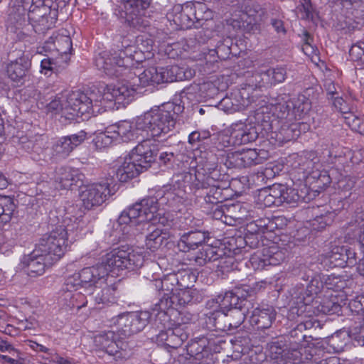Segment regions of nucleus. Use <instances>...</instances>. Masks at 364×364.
<instances>
[{"label":"nucleus","mask_w":364,"mask_h":364,"mask_svg":"<svg viewBox=\"0 0 364 364\" xmlns=\"http://www.w3.org/2000/svg\"><path fill=\"white\" fill-rule=\"evenodd\" d=\"M85 175L77 168L61 166L56 168L55 180L59 187L63 189H73L82 187Z\"/></svg>","instance_id":"nucleus-21"},{"label":"nucleus","mask_w":364,"mask_h":364,"mask_svg":"<svg viewBox=\"0 0 364 364\" xmlns=\"http://www.w3.org/2000/svg\"><path fill=\"white\" fill-rule=\"evenodd\" d=\"M151 314L149 311H137L120 314L117 318L118 332L124 336L141 332L150 322Z\"/></svg>","instance_id":"nucleus-15"},{"label":"nucleus","mask_w":364,"mask_h":364,"mask_svg":"<svg viewBox=\"0 0 364 364\" xmlns=\"http://www.w3.org/2000/svg\"><path fill=\"white\" fill-rule=\"evenodd\" d=\"M156 144L158 146L159 152L156 156V160L154 162H158L160 166H172L176 159L175 154L173 151H169L164 149H159V144Z\"/></svg>","instance_id":"nucleus-57"},{"label":"nucleus","mask_w":364,"mask_h":364,"mask_svg":"<svg viewBox=\"0 0 364 364\" xmlns=\"http://www.w3.org/2000/svg\"><path fill=\"white\" fill-rule=\"evenodd\" d=\"M102 263L108 272L115 269L134 270L143 265L144 257L129 247L121 246L107 253Z\"/></svg>","instance_id":"nucleus-12"},{"label":"nucleus","mask_w":364,"mask_h":364,"mask_svg":"<svg viewBox=\"0 0 364 364\" xmlns=\"http://www.w3.org/2000/svg\"><path fill=\"white\" fill-rule=\"evenodd\" d=\"M115 181L112 176L105 181L83 186L80 193L82 207L86 210H92L101 205L108 196L115 193Z\"/></svg>","instance_id":"nucleus-10"},{"label":"nucleus","mask_w":364,"mask_h":364,"mask_svg":"<svg viewBox=\"0 0 364 364\" xmlns=\"http://www.w3.org/2000/svg\"><path fill=\"white\" fill-rule=\"evenodd\" d=\"M277 171L272 166H267L261 169L255 174L257 181L266 183L269 179L274 178L276 176Z\"/></svg>","instance_id":"nucleus-61"},{"label":"nucleus","mask_w":364,"mask_h":364,"mask_svg":"<svg viewBox=\"0 0 364 364\" xmlns=\"http://www.w3.org/2000/svg\"><path fill=\"white\" fill-rule=\"evenodd\" d=\"M63 293L60 296L61 301H64L65 305L68 307L77 308L80 309L81 305L80 304H76L75 301H73V299H75L76 296H80L82 292H75L71 291L63 290Z\"/></svg>","instance_id":"nucleus-60"},{"label":"nucleus","mask_w":364,"mask_h":364,"mask_svg":"<svg viewBox=\"0 0 364 364\" xmlns=\"http://www.w3.org/2000/svg\"><path fill=\"white\" fill-rule=\"evenodd\" d=\"M85 293L88 294L97 285H103L108 276V269L104 263L95 266L85 267L79 272Z\"/></svg>","instance_id":"nucleus-18"},{"label":"nucleus","mask_w":364,"mask_h":364,"mask_svg":"<svg viewBox=\"0 0 364 364\" xmlns=\"http://www.w3.org/2000/svg\"><path fill=\"white\" fill-rule=\"evenodd\" d=\"M209 238L208 232L199 230L190 231L181 235L178 246L183 252L195 250Z\"/></svg>","instance_id":"nucleus-30"},{"label":"nucleus","mask_w":364,"mask_h":364,"mask_svg":"<svg viewBox=\"0 0 364 364\" xmlns=\"http://www.w3.org/2000/svg\"><path fill=\"white\" fill-rule=\"evenodd\" d=\"M180 297L178 296V291H174L168 295H161L159 301L155 304L154 311H157L159 313H163L164 315L166 311L169 309H176L181 314V309L183 308Z\"/></svg>","instance_id":"nucleus-36"},{"label":"nucleus","mask_w":364,"mask_h":364,"mask_svg":"<svg viewBox=\"0 0 364 364\" xmlns=\"http://www.w3.org/2000/svg\"><path fill=\"white\" fill-rule=\"evenodd\" d=\"M8 60L6 72L9 77L14 82L23 83L31 67L29 54L21 48L19 43H16L15 49L9 52Z\"/></svg>","instance_id":"nucleus-14"},{"label":"nucleus","mask_w":364,"mask_h":364,"mask_svg":"<svg viewBox=\"0 0 364 364\" xmlns=\"http://www.w3.org/2000/svg\"><path fill=\"white\" fill-rule=\"evenodd\" d=\"M276 316L277 311L273 306L263 304L254 309L250 321L257 329H267L272 326Z\"/></svg>","instance_id":"nucleus-24"},{"label":"nucleus","mask_w":364,"mask_h":364,"mask_svg":"<svg viewBox=\"0 0 364 364\" xmlns=\"http://www.w3.org/2000/svg\"><path fill=\"white\" fill-rule=\"evenodd\" d=\"M232 291L231 309H238L241 311L248 312L251 305L247 297L251 296L253 290L247 286L237 287Z\"/></svg>","instance_id":"nucleus-35"},{"label":"nucleus","mask_w":364,"mask_h":364,"mask_svg":"<svg viewBox=\"0 0 364 364\" xmlns=\"http://www.w3.org/2000/svg\"><path fill=\"white\" fill-rule=\"evenodd\" d=\"M310 109L311 103L304 95L292 99L287 95L282 96L281 101L278 100L273 105V114L279 119L280 128L269 134L270 139L279 145L296 139L301 131L299 124L294 122L301 119Z\"/></svg>","instance_id":"nucleus-1"},{"label":"nucleus","mask_w":364,"mask_h":364,"mask_svg":"<svg viewBox=\"0 0 364 364\" xmlns=\"http://www.w3.org/2000/svg\"><path fill=\"white\" fill-rule=\"evenodd\" d=\"M109 127L107 129L105 132L100 133L93 139V142L97 149H102L110 146L115 136L113 133L109 132Z\"/></svg>","instance_id":"nucleus-52"},{"label":"nucleus","mask_w":364,"mask_h":364,"mask_svg":"<svg viewBox=\"0 0 364 364\" xmlns=\"http://www.w3.org/2000/svg\"><path fill=\"white\" fill-rule=\"evenodd\" d=\"M62 61L60 58L54 59L53 58L48 57L43 59L41 63V73L47 75L48 72L53 71L55 66L60 65Z\"/></svg>","instance_id":"nucleus-63"},{"label":"nucleus","mask_w":364,"mask_h":364,"mask_svg":"<svg viewBox=\"0 0 364 364\" xmlns=\"http://www.w3.org/2000/svg\"><path fill=\"white\" fill-rule=\"evenodd\" d=\"M16 208L14 199L9 196L0 195V223L6 224L12 218Z\"/></svg>","instance_id":"nucleus-40"},{"label":"nucleus","mask_w":364,"mask_h":364,"mask_svg":"<svg viewBox=\"0 0 364 364\" xmlns=\"http://www.w3.org/2000/svg\"><path fill=\"white\" fill-rule=\"evenodd\" d=\"M87 132L81 130L76 134L60 138L54 144L53 149L55 154L67 157L75 147L81 144L87 138Z\"/></svg>","instance_id":"nucleus-25"},{"label":"nucleus","mask_w":364,"mask_h":364,"mask_svg":"<svg viewBox=\"0 0 364 364\" xmlns=\"http://www.w3.org/2000/svg\"><path fill=\"white\" fill-rule=\"evenodd\" d=\"M247 313L238 309H232L228 312V317H229L228 323H231L230 331L239 327L244 322Z\"/></svg>","instance_id":"nucleus-54"},{"label":"nucleus","mask_w":364,"mask_h":364,"mask_svg":"<svg viewBox=\"0 0 364 364\" xmlns=\"http://www.w3.org/2000/svg\"><path fill=\"white\" fill-rule=\"evenodd\" d=\"M164 237L161 231L156 228L152 230L146 237V247L151 252L157 250L162 245Z\"/></svg>","instance_id":"nucleus-49"},{"label":"nucleus","mask_w":364,"mask_h":364,"mask_svg":"<svg viewBox=\"0 0 364 364\" xmlns=\"http://www.w3.org/2000/svg\"><path fill=\"white\" fill-rule=\"evenodd\" d=\"M349 56L358 66L364 68V41H360L353 43L349 50Z\"/></svg>","instance_id":"nucleus-47"},{"label":"nucleus","mask_w":364,"mask_h":364,"mask_svg":"<svg viewBox=\"0 0 364 364\" xmlns=\"http://www.w3.org/2000/svg\"><path fill=\"white\" fill-rule=\"evenodd\" d=\"M346 124L353 130L364 135V117H360L354 113L343 116Z\"/></svg>","instance_id":"nucleus-51"},{"label":"nucleus","mask_w":364,"mask_h":364,"mask_svg":"<svg viewBox=\"0 0 364 364\" xmlns=\"http://www.w3.org/2000/svg\"><path fill=\"white\" fill-rule=\"evenodd\" d=\"M302 350L306 351L303 348H289L285 350L284 357L287 363L291 364H300L304 361Z\"/></svg>","instance_id":"nucleus-58"},{"label":"nucleus","mask_w":364,"mask_h":364,"mask_svg":"<svg viewBox=\"0 0 364 364\" xmlns=\"http://www.w3.org/2000/svg\"><path fill=\"white\" fill-rule=\"evenodd\" d=\"M176 276L178 281V289H191L196 279V276L189 271L179 272Z\"/></svg>","instance_id":"nucleus-53"},{"label":"nucleus","mask_w":364,"mask_h":364,"mask_svg":"<svg viewBox=\"0 0 364 364\" xmlns=\"http://www.w3.org/2000/svg\"><path fill=\"white\" fill-rule=\"evenodd\" d=\"M296 162L298 164V166H295V168H297L299 173H302V179H305L311 173L314 163L311 159H309L306 156H298Z\"/></svg>","instance_id":"nucleus-56"},{"label":"nucleus","mask_w":364,"mask_h":364,"mask_svg":"<svg viewBox=\"0 0 364 364\" xmlns=\"http://www.w3.org/2000/svg\"><path fill=\"white\" fill-rule=\"evenodd\" d=\"M175 273L169 274L164 276L161 279H156L154 286L161 295H168L171 293L178 291V281Z\"/></svg>","instance_id":"nucleus-37"},{"label":"nucleus","mask_w":364,"mask_h":364,"mask_svg":"<svg viewBox=\"0 0 364 364\" xmlns=\"http://www.w3.org/2000/svg\"><path fill=\"white\" fill-rule=\"evenodd\" d=\"M182 109L171 102L152 108L137 117L136 127L152 137L164 136L174 128L176 116Z\"/></svg>","instance_id":"nucleus-3"},{"label":"nucleus","mask_w":364,"mask_h":364,"mask_svg":"<svg viewBox=\"0 0 364 364\" xmlns=\"http://www.w3.org/2000/svg\"><path fill=\"white\" fill-rule=\"evenodd\" d=\"M101 95H97L95 90L84 92L80 90L73 91L67 96L64 113L70 114V118H89L90 114H96L101 109Z\"/></svg>","instance_id":"nucleus-8"},{"label":"nucleus","mask_w":364,"mask_h":364,"mask_svg":"<svg viewBox=\"0 0 364 364\" xmlns=\"http://www.w3.org/2000/svg\"><path fill=\"white\" fill-rule=\"evenodd\" d=\"M139 130L136 127V122L133 125L128 121H122L110 126L109 132L114 134L115 139L119 138L122 141L128 142L138 138Z\"/></svg>","instance_id":"nucleus-33"},{"label":"nucleus","mask_w":364,"mask_h":364,"mask_svg":"<svg viewBox=\"0 0 364 364\" xmlns=\"http://www.w3.org/2000/svg\"><path fill=\"white\" fill-rule=\"evenodd\" d=\"M159 152L155 141L146 139L139 142L126 157L124 163L112 173L120 182H127L148 170L156 160Z\"/></svg>","instance_id":"nucleus-2"},{"label":"nucleus","mask_w":364,"mask_h":364,"mask_svg":"<svg viewBox=\"0 0 364 364\" xmlns=\"http://www.w3.org/2000/svg\"><path fill=\"white\" fill-rule=\"evenodd\" d=\"M276 117L273 114L272 116L269 112L265 113L264 111H257L256 114V119L257 123H261V127L266 132H268V134L274 130V129L277 127L279 123V119H272V117Z\"/></svg>","instance_id":"nucleus-46"},{"label":"nucleus","mask_w":364,"mask_h":364,"mask_svg":"<svg viewBox=\"0 0 364 364\" xmlns=\"http://www.w3.org/2000/svg\"><path fill=\"white\" fill-rule=\"evenodd\" d=\"M25 6L28 20L36 33H45L55 27L58 16L57 4L50 0H25Z\"/></svg>","instance_id":"nucleus-6"},{"label":"nucleus","mask_w":364,"mask_h":364,"mask_svg":"<svg viewBox=\"0 0 364 364\" xmlns=\"http://www.w3.org/2000/svg\"><path fill=\"white\" fill-rule=\"evenodd\" d=\"M324 287V279H321L319 275H313L306 286V294L307 296L317 294Z\"/></svg>","instance_id":"nucleus-55"},{"label":"nucleus","mask_w":364,"mask_h":364,"mask_svg":"<svg viewBox=\"0 0 364 364\" xmlns=\"http://www.w3.org/2000/svg\"><path fill=\"white\" fill-rule=\"evenodd\" d=\"M195 181L193 182V187L228 184V176L220 173L216 157L213 154L198 162L195 172Z\"/></svg>","instance_id":"nucleus-13"},{"label":"nucleus","mask_w":364,"mask_h":364,"mask_svg":"<svg viewBox=\"0 0 364 364\" xmlns=\"http://www.w3.org/2000/svg\"><path fill=\"white\" fill-rule=\"evenodd\" d=\"M346 247L336 246L331 251L326 260L329 262L331 267H344Z\"/></svg>","instance_id":"nucleus-45"},{"label":"nucleus","mask_w":364,"mask_h":364,"mask_svg":"<svg viewBox=\"0 0 364 364\" xmlns=\"http://www.w3.org/2000/svg\"><path fill=\"white\" fill-rule=\"evenodd\" d=\"M188 338V333L181 327L176 326L166 330H161L156 335V341L159 345H164L171 348H177Z\"/></svg>","instance_id":"nucleus-26"},{"label":"nucleus","mask_w":364,"mask_h":364,"mask_svg":"<svg viewBox=\"0 0 364 364\" xmlns=\"http://www.w3.org/2000/svg\"><path fill=\"white\" fill-rule=\"evenodd\" d=\"M206 327L212 331H230L231 323H228V312L215 308L204 314Z\"/></svg>","instance_id":"nucleus-28"},{"label":"nucleus","mask_w":364,"mask_h":364,"mask_svg":"<svg viewBox=\"0 0 364 364\" xmlns=\"http://www.w3.org/2000/svg\"><path fill=\"white\" fill-rule=\"evenodd\" d=\"M295 194L298 198V203H306L311 199L309 188L305 184H300L295 188Z\"/></svg>","instance_id":"nucleus-64"},{"label":"nucleus","mask_w":364,"mask_h":364,"mask_svg":"<svg viewBox=\"0 0 364 364\" xmlns=\"http://www.w3.org/2000/svg\"><path fill=\"white\" fill-rule=\"evenodd\" d=\"M219 258L220 255L218 254L215 248L213 246L206 245L196 255L195 261L198 265L203 266L207 262H215Z\"/></svg>","instance_id":"nucleus-43"},{"label":"nucleus","mask_w":364,"mask_h":364,"mask_svg":"<svg viewBox=\"0 0 364 364\" xmlns=\"http://www.w3.org/2000/svg\"><path fill=\"white\" fill-rule=\"evenodd\" d=\"M278 188L279 200L280 205L286 203L287 204L294 205L298 203V198L295 194V188H291L284 184L276 183Z\"/></svg>","instance_id":"nucleus-41"},{"label":"nucleus","mask_w":364,"mask_h":364,"mask_svg":"<svg viewBox=\"0 0 364 364\" xmlns=\"http://www.w3.org/2000/svg\"><path fill=\"white\" fill-rule=\"evenodd\" d=\"M198 10H195L188 5L176 4L173 7V21L181 28L186 29L191 28L194 21L193 16L198 21L208 20L211 17V11L207 10L202 14L203 6Z\"/></svg>","instance_id":"nucleus-17"},{"label":"nucleus","mask_w":364,"mask_h":364,"mask_svg":"<svg viewBox=\"0 0 364 364\" xmlns=\"http://www.w3.org/2000/svg\"><path fill=\"white\" fill-rule=\"evenodd\" d=\"M94 346L99 356L107 355L113 360L123 363L133 355L130 342L119 336L113 331H102L94 336Z\"/></svg>","instance_id":"nucleus-5"},{"label":"nucleus","mask_w":364,"mask_h":364,"mask_svg":"<svg viewBox=\"0 0 364 364\" xmlns=\"http://www.w3.org/2000/svg\"><path fill=\"white\" fill-rule=\"evenodd\" d=\"M231 163L237 168H246L253 165L259 164L262 158L255 149H242L240 151H235L230 157Z\"/></svg>","instance_id":"nucleus-31"},{"label":"nucleus","mask_w":364,"mask_h":364,"mask_svg":"<svg viewBox=\"0 0 364 364\" xmlns=\"http://www.w3.org/2000/svg\"><path fill=\"white\" fill-rule=\"evenodd\" d=\"M135 92L136 90L133 87L118 82L116 85H107L101 97L102 100L114 101L116 103L125 105L132 101Z\"/></svg>","instance_id":"nucleus-22"},{"label":"nucleus","mask_w":364,"mask_h":364,"mask_svg":"<svg viewBox=\"0 0 364 364\" xmlns=\"http://www.w3.org/2000/svg\"><path fill=\"white\" fill-rule=\"evenodd\" d=\"M286 258V252L275 244L263 247L261 252H257L250 259L252 267L255 270H262L267 266H276Z\"/></svg>","instance_id":"nucleus-16"},{"label":"nucleus","mask_w":364,"mask_h":364,"mask_svg":"<svg viewBox=\"0 0 364 364\" xmlns=\"http://www.w3.org/2000/svg\"><path fill=\"white\" fill-rule=\"evenodd\" d=\"M46 53L53 55V53H58L60 59L65 63L70 60L69 55L73 49L72 40L69 35L65 33H56L50 36L42 47Z\"/></svg>","instance_id":"nucleus-19"},{"label":"nucleus","mask_w":364,"mask_h":364,"mask_svg":"<svg viewBox=\"0 0 364 364\" xmlns=\"http://www.w3.org/2000/svg\"><path fill=\"white\" fill-rule=\"evenodd\" d=\"M158 209L156 198H144L123 210L118 218V223L119 225H136L144 221H152Z\"/></svg>","instance_id":"nucleus-11"},{"label":"nucleus","mask_w":364,"mask_h":364,"mask_svg":"<svg viewBox=\"0 0 364 364\" xmlns=\"http://www.w3.org/2000/svg\"><path fill=\"white\" fill-rule=\"evenodd\" d=\"M117 288L112 285H97L92 291L88 292L90 299L97 304L107 305L116 302Z\"/></svg>","instance_id":"nucleus-32"},{"label":"nucleus","mask_w":364,"mask_h":364,"mask_svg":"<svg viewBox=\"0 0 364 364\" xmlns=\"http://www.w3.org/2000/svg\"><path fill=\"white\" fill-rule=\"evenodd\" d=\"M262 75L268 77L271 84L281 83L287 77V70L283 67L272 68L262 73Z\"/></svg>","instance_id":"nucleus-48"},{"label":"nucleus","mask_w":364,"mask_h":364,"mask_svg":"<svg viewBox=\"0 0 364 364\" xmlns=\"http://www.w3.org/2000/svg\"><path fill=\"white\" fill-rule=\"evenodd\" d=\"M259 136L257 128L242 123L234 124L230 139L233 145L240 146L255 141Z\"/></svg>","instance_id":"nucleus-27"},{"label":"nucleus","mask_w":364,"mask_h":364,"mask_svg":"<svg viewBox=\"0 0 364 364\" xmlns=\"http://www.w3.org/2000/svg\"><path fill=\"white\" fill-rule=\"evenodd\" d=\"M232 291H226L224 294H218L215 298L207 303V306L217 308L229 312L231 309Z\"/></svg>","instance_id":"nucleus-44"},{"label":"nucleus","mask_w":364,"mask_h":364,"mask_svg":"<svg viewBox=\"0 0 364 364\" xmlns=\"http://www.w3.org/2000/svg\"><path fill=\"white\" fill-rule=\"evenodd\" d=\"M277 190L276 183L269 188L261 189L257 197L258 202L265 207L280 206L279 200V191Z\"/></svg>","instance_id":"nucleus-38"},{"label":"nucleus","mask_w":364,"mask_h":364,"mask_svg":"<svg viewBox=\"0 0 364 364\" xmlns=\"http://www.w3.org/2000/svg\"><path fill=\"white\" fill-rule=\"evenodd\" d=\"M229 184L210 185L205 187H194L198 192V196L202 197L208 205V208L213 209L217 205L226 200L228 196L224 193L227 191Z\"/></svg>","instance_id":"nucleus-23"},{"label":"nucleus","mask_w":364,"mask_h":364,"mask_svg":"<svg viewBox=\"0 0 364 364\" xmlns=\"http://www.w3.org/2000/svg\"><path fill=\"white\" fill-rule=\"evenodd\" d=\"M70 218L63 220L50 232L44 234L36 245V249L48 256L49 262H58L65 254L68 248L69 232L74 230L75 224H70Z\"/></svg>","instance_id":"nucleus-4"},{"label":"nucleus","mask_w":364,"mask_h":364,"mask_svg":"<svg viewBox=\"0 0 364 364\" xmlns=\"http://www.w3.org/2000/svg\"><path fill=\"white\" fill-rule=\"evenodd\" d=\"M255 228V226L253 225H247V232L243 238L239 239V245H245L251 249H255L259 248L260 247L263 248L274 244L270 240H267L262 232L257 231Z\"/></svg>","instance_id":"nucleus-29"},{"label":"nucleus","mask_w":364,"mask_h":364,"mask_svg":"<svg viewBox=\"0 0 364 364\" xmlns=\"http://www.w3.org/2000/svg\"><path fill=\"white\" fill-rule=\"evenodd\" d=\"M335 213L326 212L325 214L316 215L313 220L309 221L313 230L321 231L326 226L330 225L334 220Z\"/></svg>","instance_id":"nucleus-42"},{"label":"nucleus","mask_w":364,"mask_h":364,"mask_svg":"<svg viewBox=\"0 0 364 364\" xmlns=\"http://www.w3.org/2000/svg\"><path fill=\"white\" fill-rule=\"evenodd\" d=\"M324 279L325 287L327 289L333 290L334 294H338L346 286V282L341 276L334 274L328 275Z\"/></svg>","instance_id":"nucleus-50"},{"label":"nucleus","mask_w":364,"mask_h":364,"mask_svg":"<svg viewBox=\"0 0 364 364\" xmlns=\"http://www.w3.org/2000/svg\"><path fill=\"white\" fill-rule=\"evenodd\" d=\"M139 53L134 46H127L123 50H119L110 55H99L95 59L97 67L111 77H121L126 74L134 61H139L137 55Z\"/></svg>","instance_id":"nucleus-7"},{"label":"nucleus","mask_w":364,"mask_h":364,"mask_svg":"<svg viewBox=\"0 0 364 364\" xmlns=\"http://www.w3.org/2000/svg\"><path fill=\"white\" fill-rule=\"evenodd\" d=\"M297 9L301 13V19L313 20L314 9L311 0H304V2L297 7Z\"/></svg>","instance_id":"nucleus-62"},{"label":"nucleus","mask_w":364,"mask_h":364,"mask_svg":"<svg viewBox=\"0 0 364 364\" xmlns=\"http://www.w3.org/2000/svg\"><path fill=\"white\" fill-rule=\"evenodd\" d=\"M26 11H28V9L25 6V0H19L10 10L9 22L16 28L22 26L26 22Z\"/></svg>","instance_id":"nucleus-39"},{"label":"nucleus","mask_w":364,"mask_h":364,"mask_svg":"<svg viewBox=\"0 0 364 364\" xmlns=\"http://www.w3.org/2000/svg\"><path fill=\"white\" fill-rule=\"evenodd\" d=\"M191 77V70L173 65L167 67L148 68L132 80L133 85H135L138 81L141 87H146L154 84L182 81Z\"/></svg>","instance_id":"nucleus-9"},{"label":"nucleus","mask_w":364,"mask_h":364,"mask_svg":"<svg viewBox=\"0 0 364 364\" xmlns=\"http://www.w3.org/2000/svg\"><path fill=\"white\" fill-rule=\"evenodd\" d=\"M48 256L35 248L31 253L23 257L22 264L28 277H37L44 274L46 267L55 263L48 262Z\"/></svg>","instance_id":"nucleus-20"},{"label":"nucleus","mask_w":364,"mask_h":364,"mask_svg":"<svg viewBox=\"0 0 364 364\" xmlns=\"http://www.w3.org/2000/svg\"><path fill=\"white\" fill-rule=\"evenodd\" d=\"M342 297L343 296L333 293L325 295L317 306L318 311L324 314L339 315L343 308Z\"/></svg>","instance_id":"nucleus-34"},{"label":"nucleus","mask_w":364,"mask_h":364,"mask_svg":"<svg viewBox=\"0 0 364 364\" xmlns=\"http://www.w3.org/2000/svg\"><path fill=\"white\" fill-rule=\"evenodd\" d=\"M80 289H82V283L81 282L79 272H77L65 279L63 290L76 291Z\"/></svg>","instance_id":"nucleus-59"}]
</instances>
